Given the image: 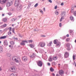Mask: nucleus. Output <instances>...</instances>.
<instances>
[{
    "label": "nucleus",
    "mask_w": 76,
    "mask_h": 76,
    "mask_svg": "<svg viewBox=\"0 0 76 76\" xmlns=\"http://www.w3.org/2000/svg\"><path fill=\"white\" fill-rule=\"evenodd\" d=\"M59 26L60 27H61L62 26V25L61 24V23H59Z\"/></svg>",
    "instance_id": "43"
},
{
    "label": "nucleus",
    "mask_w": 76,
    "mask_h": 76,
    "mask_svg": "<svg viewBox=\"0 0 76 76\" xmlns=\"http://www.w3.org/2000/svg\"><path fill=\"white\" fill-rule=\"evenodd\" d=\"M50 70L51 72H54V69H53V68L51 67L50 69Z\"/></svg>",
    "instance_id": "24"
},
{
    "label": "nucleus",
    "mask_w": 76,
    "mask_h": 76,
    "mask_svg": "<svg viewBox=\"0 0 76 76\" xmlns=\"http://www.w3.org/2000/svg\"><path fill=\"white\" fill-rule=\"evenodd\" d=\"M67 47L68 48H70V45L69 44H67L66 45Z\"/></svg>",
    "instance_id": "31"
},
{
    "label": "nucleus",
    "mask_w": 76,
    "mask_h": 76,
    "mask_svg": "<svg viewBox=\"0 0 76 76\" xmlns=\"http://www.w3.org/2000/svg\"><path fill=\"white\" fill-rule=\"evenodd\" d=\"M20 45H25V42H22H22L20 43Z\"/></svg>",
    "instance_id": "21"
},
{
    "label": "nucleus",
    "mask_w": 76,
    "mask_h": 76,
    "mask_svg": "<svg viewBox=\"0 0 76 76\" xmlns=\"http://www.w3.org/2000/svg\"><path fill=\"white\" fill-rule=\"evenodd\" d=\"M15 30V28H12V33H14V34H15V30Z\"/></svg>",
    "instance_id": "32"
},
{
    "label": "nucleus",
    "mask_w": 76,
    "mask_h": 76,
    "mask_svg": "<svg viewBox=\"0 0 76 76\" xmlns=\"http://www.w3.org/2000/svg\"><path fill=\"white\" fill-rule=\"evenodd\" d=\"M15 20H16V19H15L14 18H13L12 19L11 21H12V22H14V21H15Z\"/></svg>",
    "instance_id": "36"
},
{
    "label": "nucleus",
    "mask_w": 76,
    "mask_h": 76,
    "mask_svg": "<svg viewBox=\"0 0 76 76\" xmlns=\"http://www.w3.org/2000/svg\"><path fill=\"white\" fill-rule=\"evenodd\" d=\"M15 68L14 66H12L10 68V70L11 71V72H13V71H15Z\"/></svg>",
    "instance_id": "10"
},
{
    "label": "nucleus",
    "mask_w": 76,
    "mask_h": 76,
    "mask_svg": "<svg viewBox=\"0 0 76 76\" xmlns=\"http://www.w3.org/2000/svg\"><path fill=\"white\" fill-rule=\"evenodd\" d=\"M20 0H16L15 2V6H17V10L19 12H20L22 10V5L19 4Z\"/></svg>",
    "instance_id": "1"
},
{
    "label": "nucleus",
    "mask_w": 76,
    "mask_h": 76,
    "mask_svg": "<svg viewBox=\"0 0 76 76\" xmlns=\"http://www.w3.org/2000/svg\"><path fill=\"white\" fill-rule=\"evenodd\" d=\"M70 40V39L69 38H67V39H66V41L67 42H69V41Z\"/></svg>",
    "instance_id": "33"
},
{
    "label": "nucleus",
    "mask_w": 76,
    "mask_h": 76,
    "mask_svg": "<svg viewBox=\"0 0 76 76\" xmlns=\"http://www.w3.org/2000/svg\"><path fill=\"white\" fill-rule=\"evenodd\" d=\"M53 66H54V65H55L56 64V62H53L52 63Z\"/></svg>",
    "instance_id": "34"
},
{
    "label": "nucleus",
    "mask_w": 76,
    "mask_h": 76,
    "mask_svg": "<svg viewBox=\"0 0 76 76\" xmlns=\"http://www.w3.org/2000/svg\"><path fill=\"white\" fill-rule=\"evenodd\" d=\"M73 30H70V31H69V32L70 33H71V34H72V33L73 32Z\"/></svg>",
    "instance_id": "41"
},
{
    "label": "nucleus",
    "mask_w": 76,
    "mask_h": 76,
    "mask_svg": "<svg viewBox=\"0 0 76 76\" xmlns=\"http://www.w3.org/2000/svg\"><path fill=\"white\" fill-rule=\"evenodd\" d=\"M38 3L34 5L35 7H37L38 6Z\"/></svg>",
    "instance_id": "35"
},
{
    "label": "nucleus",
    "mask_w": 76,
    "mask_h": 76,
    "mask_svg": "<svg viewBox=\"0 0 76 76\" xmlns=\"http://www.w3.org/2000/svg\"><path fill=\"white\" fill-rule=\"evenodd\" d=\"M2 20V21H3V22H7V18H3Z\"/></svg>",
    "instance_id": "14"
},
{
    "label": "nucleus",
    "mask_w": 76,
    "mask_h": 76,
    "mask_svg": "<svg viewBox=\"0 0 76 76\" xmlns=\"http://www.w3.org/2000/svg\"><path fill=\"white\" fill-rule=\"evenodd\" d=\"M48 1H49V2H50L51 3H52V1H51V0H49Z\"/></svg>",
    "instance_id": "54"
},
{
    "label": "nucleus",
    "mask_w": 76,
    "mask_h": 76,
    "mask_svg": "<svg viewBox=\"0 0 76 76\" xmlns=\"http://www.w3.org/2000/svg\"><path fill=\"white\" fill-rule=\"evenodd\" d=\"M57 8V6H55L54 8L55 9H56Z\"/></svg>",
    "instance_id": "52"
},
{
    "label": "nucleus",
    "mask_w": 76,
    "mask_h": 76,
    "mask_svg": "<svg viewBox=\"0 0 76 76\" xmlns=\"http://www.w3.org/2000/svg\"><path fill=\"white\" fill-rule=\"evenodd\" d=\"M2 70V68L1 66L0 67V71H1Z\"/></svg>",
    "instance_id": "53"
},
{
    "label": "nucleus",
    "mask_w": 76,
    "mask_h": 76,
    "mask_svg": "<svg viewBox=\"0 0 76 76\" xmlns=\"http://www.w3.org/2000/svg\"><path fill=\"white\" fill-rule=\"evenodd\" d=\"M73 60H75L76 58V56L75 55H73Z\"/></svg>",
    "instance_id": "27"
},
{
    "label": "nucleus",
    "mask_w": 76,
    "mask_h": 76,
    "mask_svg": "<svg viewBox=\"0 0 76 76\" xmlns=\"http://www.w3.org/2000/svg\"><path fill=\"white\" fill-rule=\"evenodd\" d=\"M37 64L39 67H42V62L41 61H37Z\"/></svg>",
    "instance_id": "2"
},
{
    "label": "nucleus",
    "mask_w": 76,
    "mask_h": 76,
    "mask_svg": "<svg viewBox=\"0 0 76 76\" xmlns=\"http://www.w3.org/2000/svg\"><path fill=\"white\" fill-rule=\"evenodd\" d=\"M22 42H26L27 43H28V41L26 40L22 41Z\"/></svg>",
    "instance_id": "45"
},
{
    "label": "nucleus",
    "mask_w": 76,
    "mask_h": 76,
    "mask_svg": "<svg viewBox=\"0 0 76 76\" xmlns=\"http://www.w3.org/2000/svg\"><path fill=\"white\" fill-rule=\"evenodd\" d=\"M32 41H33L32 40H29L28 42L29 43H30V42H32Z\"/></svg>",
    "instance_id": "49"
},
{
    "label": "nucleus",
    "mask_w": 76,
    "mask_h": 76,
    "mask_svg": "<svg viewBox=\"0 0 76 76\" xmlns=\"http://www.w3.org/2000/svg\"><path fill=\"white\" fill-rule=\"evenodd\" d=\"M40 13H42V14H44V12H43V11L42 10H41L40 11Z\"/></svg>",
    "instance_id": "50"
},
{
    "label": "nucleus",
    "mask_w": 76,
    "mask_h": 76,
    "mask_svg": "<svg viewBox=\"0 0 76 76\" xmlns=\"http://www.w3.org/2000/svg\"><path fill=\"white\" fill-rule=\"evenodd\" d=\"M69 53L68 52H66L64 54V57L65 58H67L69 57Z\"/></svg>",
    "instance_id": "5"
},
{
    "label": "nucleus",
    "mask_w": 76,
    "mask_h": 76,
    "mask_svg": "<svg viewBox=\"0 0 76 76\" xmlns=\"http://www.w3.org/2000/svg\"><path fill=\"white\" fill-rule=\"evenodd\" d=\"M55 14L56 15H59V12L57 11V10H56L55 11Z\"/></svg>",
    "instance_id": "17"
},
{
    "label": "nucleus",
    "mask_w": 76,
    "mask_h": 76,
    "mask_svg": "<svg viewBox=\"0 0 76 76\" xmlns=\"http://www.w3.org/2000/svg\"><path fill=\"white\" fill-rule=\"evenodd\" d=\"M66 37L64 36L62 37V39H66Z\"/></svg>",
    "instance_id": "38"
},
{
    "label": "nucleus",
    "mask_w": 76,
    "mask_h": 76,
    "mask_svg": "<svg viewBox=\"0 0 76 76\" xmlns=\"http://www.w3.org/2000/svg\"><path fill=\"white\" fill-rule=\"evenodd\" d=\"M35 51H36V52H37V53H38V51H37V50H35Z\"/></svg>",
    "instance_id": "62"
},
{
    "label": "nucleus",
    "mask_w": 76,
    "mask_h": 76,
    "mask_svg": "<svg viewBox=\"0 0 76 76\" xmlns=\"http://www.w3.org/2000/svg\"><path fill=\"white\" fill-rule=\"evenodd\" d=\"M29 46L31 48H33L34 47V46L32 45H30Z\"/></svg>",
    "instance_id": "37"
},
{
    "label": "nucleus",
    "mask_w": 76,
    "mask_h": 76,
    "mask_svg": "<svg viewBox=\"0 0 76 76\" xmlns=\"http://www.w3.org/2000/svg\"><path fill=\"white\" fill-rule=\"evenodd\" d=\"M61 6H63V5H64V4L63 3H62L61 4Z\"/></svg>",
    "instance_id": "55"
},
{
    "label": "nucleus",
    "mask_w": 76,
    "mask_h": 76,
    "mask_svg": "<svg viewBox=\"0 0 76 76\" xmlns=\"http://www.w3.org/2000/svg\"><path fill=\"white\" fill-rule=\"evenodd\" d=\"M8 15H10H10H12V13L11 12H9L8 13Z\"/></svg>",
    "instance_id": "48"
},
{
    "label": "nucleus",
    "mask_w": 76,
    "mask_h": 76,
    "mask_svg": "<svg viewBox=\"0 0 76 76\" xmlns=\"http://www.w3.org/2000/svg\"><path fill=\"white\" fill-rule=\"evenodd\" d=\"M7 26V25L6 24H4L3 25V26H4V27H6Z\"/></svg>",
    "instance_id": "51"
},
{
    "label": "nucleus",
    "mask_w": 76,
    "mask_h": 76,
    "mask_svg": "<svg viewBox=\"0 0 76 76\" xmlns=\"http://www.w3.org/2000/svg\"><path fill=\"white\" fill-rule=\"evenodd\" d=\"M66 37H69V34H67L66 35Z\"/></svg>",
    "instance_id": "58"
},
{
    "label": "nucleus",
    "mask_w": 76,
    "mask_h": 76,
    "mask_svg": "<svg viewBox=\"0 0 76 76\" xmlns=\"http://www.w3.org/2000/svg\"><path fill=\"white\" fill-rule=\"evenodd\" d=\"M21 15H20V16H18V17L19 18H20V17H21Z\"/></svg>",
    "instance_id": "63"
},
{
    "label": "nucleus",
    "mask_w": 76,
    "mask_h": 76,
    "mask_svg": "<svg viewBox=\"0 0 76 76\" xmlns=\"http://www.w3.org/2000/svg\"><path fill=\"white\" fill-rule=\"evenodd\" d=\"M70 19L71 20H73V19H74V18L73 16H71L70 17Z\"/></svg>",
    "instance_id": "26"
},
{
    "label": "nucleus",
    "mask_w": 76,
    "mask_h": 76,
    "mask_svg": "<svg viewBox=\"0 0 76 76\" xmlns=\"http://www.w3.org/2000/svg\"><path fill=\"white\" fill-rule=\"evenodd\" d=\"M74 9V8L73 7L72 8V10H71V12H74V11L73 10Z\"/></svg>",
    "instance_id": "47"
},
{
    "label": "nucleus",
    "mask_w": 76,
    "mask_h": 76,
    "mask_svg": "<svg viewBox=\"0 0 76 76\" xmlns=\"http://www.w3.org/2000/svg\"><path fill=\"white\" fill-rule=\"evenodd\" d=\"M8 35H9V36H10L11 35H12V32H11L10 31L8 33Z\"/></svg>",
    "instance_id": "23"
},
{
    "label": "nucleus",
    "mask_w": 76,
    "mask_h": 76,
    "mask_svg": "<svg viewBox=\"0 0 76 76\" xmlns=\"http://www.w3.org/2000/svg\"><path fill=\"white\" fill-rule=\"evenodd\" d=\"M8 29H9V31H10L12 30V27H10L8 28Z\"/></svg>",
    "instance_id": "42"
},
{
    "label": "nucleus",
    "mask_w": 76,
    "mask_h": 76,
    "mask_svg": "<svg viewBox=\"0 0 76 76\" xmlns=\"http://www.w3.org/2000/svg\"><path fill=\"white\" fill-rule=\"evenodd\" d=\"M12 4L13 2H12V1H11V2H8L7 4V7H9V6H10L12 5Z\"/></svg>",
    "instance_id": "4"
},
{
    "label": "nucleus",
    "mask_w": 76,
    "mask_h": 76,
    "mask_svg": "<svg viewBox=\"0 0 76 76\" xmlns=\"http://www.w3.org/2000/svg\"><path fill=\"white\" fill-rule=\"evenodd\" d=\"M22 59L23 61H26L27 60V57L26 56H24L22 58Z\"/></svg>",
    "instance_id": "7"
},
{
    "label": "nucleus",
    "mask_w": 76,
    "mask_h": 76,
    "mask_svg": "<svg viewBox=\"0 0 76 76\" xmlns=\"http://www.w3.org/2000/svg\"><path fill=\"white\" fill-rule=\"evenodd\" d=\"M43 10L44 12H45V7H44L43 8Z\"/></svg>",
    "instance_id": "57"
},
{
    "label": "nucleus",
    "mask_w": 76,
    "mask_h": 76,
    "mask_svg": "<svg viewBox=\"0 0 76 76\" xmlns=\"http://www.w3.org/2000/svg\"><path fill=\"white\" fill-rule=\"evenodd\" d=\"M56 46H58V47H59L60 45H61V43L60 42H58L56 43Z\"/></svg>",
    "instance_id": "12"
},
{
    "label": "nucleus",
    "mask_w": 76,
    "mask_h": 76,
    "mask_svg": "<svg viewBox=\"0 0 76 76\" xmlns=\"http://www.w3.org/2000/svg\"><path fill=\"white\" fill-rule=\"evenodd\" d=\"M2 10V9L1 8V7H0V10Z\"/></svg>",
    "instance_id": "64"
},
{
    "label": "nucleus",
    "mask_w": 76,
    "mask_h": 76,
    "mask_svg": "<svg viewBox=\"0 0 76 76\" xmlns=\"http://www.w3.org/2000/svg\"><path fill=\"white\" fill-rule=\"evenodd\" d=\"M61 18L60 19V22H61V21H62V20L63 19H64V16H61Z\"/></svg>",
    "instance_id": "20"
},
{
    "label": "nucleus",
    "mask_w": 76,
    "mask_h": 76,
    "mask_svg": "<svg viewBox=\"0 0 76 76\" xmlns=\"http://www.w3.org/2000/svg\"><path fill=\"white\" fill-rule=\"evenodd\" d=\"M13 39H15V40H18V38H15V37H14L13 38Z\"/></svg>",
    "instance_id": "40"
},
{
    "label": "nucleus",
    "mask_w": 76,
    "mask_h": 76,
    "mask_svg": "<svg viewBox=\"0 0 76 76\" xmlns=\"http://www.w3.org/2000/svg\"><path fill=\"white\" fill-rule=\"evenodd\" d=\"M42 37H45V36L43 35L42 36Z\"/></svg>",
    "instance_id": "59"
},
{
    "label": "nucleus",
    "mask_w": 76,
    "mask_h": 76,
    "mask_svg": "<svg viewBox=\"0 0 76 76\" xmlns=\"http://www.w3.org/2000/svg\"><path fill=\"white\" fill-rule=\"evenodd\" d=\"M48 66H50V63H48Z\"/></svg>",
    "instance_id": "56"
},
{
    "label": "nucleus",
    "mask_w": 76,
    "mask_h": 76,
    "mask_svg": "<svg viewBox=\"0 0 76 76\" xmlns=\"http://www.w3.org/2000/svg\"><path fill=\"white\" fill-rule=\"evenodd\" d=\"M6 38V36H4L1 37H0V39H5Z\"/></svg>",
    "instance_id": "15"
},
{
    "label": "nucleus",
    "mask_w": 76,
    "mask_h": 76,
    "mask_svg": "<svg viewBox=\"0 0 76 76\" xmlns=\"http://www.w3.org/2000/svg\"><path fill=\"white\" fill-rule=\"evenodd\" d=\"M2 16H4V14H2Z\"/></svg>",
    "instance_id": "61"
},
{
    "label": "nucleus",
    "mask_w": 76,
    "mask_h": 76,
    "mask_svg": "<svg viewBox=\"0 0 76 76\" xmlns=\"http://www.w3.org/2000/svg\"><path fill=\"white\" fill-rule=\"evenodd\" d=\"M7 0H0V3L2 4H4Z\"/></svg>",
    "instance_id": "6"
},
{
    "label": "nucleus",
    "mask_w": 76,
    "mask_h": 76,
    "mask_svg": "<svg viewBox=\"0 0 76 76\" xmlns=\"http://www.w3.org/2000/svg\"><path fill=\"white\" fill-rule=\"evenodd\" d=\"M10 44L11 45H14V44H15V42H14L13 41H12L10 42Z\"/></svg>",
    "instance_id": "25"
},
{
    "label": "nucleus",
    "mask_w": 76,
    "mask_h": 76,
    "mask_svg": "<svg viewBox=\"0 0 76 76\" xmlns=\"http://www.w3.org/2000/svg\"><path fill=\"white\" fill-rule=\"evenodd\" d=\"M4 44L5 47L7 46L8 45V44L7 43V40L4 41Z\"/></svg>",
    "instance_id": "8"
},
{
    "label": "nucleus",
    "mask_w": 76,
    "mask_h": 76,
    "mask_svg": "<svg viewBox=\"0 0 76 76\" xmlns=\"http://www.w3.org/2000/svg\"><path fill=\"white\" fill-rule=\"evenodd\" d=\"M31 6V4H29L28 6V7H27L28 9H29V8H30V7Z\"/></svg>",
    "instance_id": "29"
},
{
    "label": "nucleus",
    "mask_w": 76,
    "mask_h": 76,
    "mask_svg": "<svg viewBox=\"0 0 76 76\" xmlns=\"http://www.w3.org/2000/svg\"><path fill=\"white\" fill-rule=\"evenodd\" d=\"M74 16H76V11H75L74 12Z\"/></svg>",
    "instance_id": "39"
},
{
    "label": "nucleus",
    "mask_w": 76,
    "mask_h": 76,
    "mask_svg": "<svg viewBox=\"0 0 76 76\" xmlns=\"http://www.w3.org/2000/svg\"><path fill=\"white\" fill-rule=\"evenodd\" d=\"M7 55L8 57H10V54L9 53H7Z\"/></svg>",
    "instance_id": "46"
},
{
    "label": "nucleus",
    "mask_w": 76,
    "mask_h": 76,
    "mask_svg": "<svg viewBox=\"0 0 76 76\" xmlns=\"http://www.w3.org/2000/svg\"><path fill=\"white\" fill-rule=\"evenodd\" d=\"M53 60H56L57 59V57L55 56L53 57Z\"/></svg>",
    "instance_id": "18"
},
{
    "label": "nucleus",
    "mask_w": 76,
    "mask_h": 76,
    "mask_svg": "<svg viewBox=\"0 0 76 76\" xmlns=\"http://www.w3.org/2000/svg\"><path fill=\"white\" fill-rule=\"evenodd\" d=\"M61 16H64L66 15V12L64 11L62 12L61 15Z\"/></svg>",
    "instance_id": "11"
},
{
    "label": "nucleus",
    "mask_w": 76,
    "mask_h": 76,
    "mask_svg": "<svg viewBox=\"0 0 76 76\" xmlns=\"http://www.w3.org/2000/svg\"><path fill=\"white\" fill-rule=\"evenodd\" d=\"M48 61H53L52 58H51V56H50L49 58Z\"/></svg>",
    "instance_id": "16"
},
{
    "label": "nucleus",
    "mask_w": 76,
    "mask_h": 76,
    "mask_svg": "<svg viewBox=\"0 0 76 76\" xmlns=\"http://www.w3.org/2000/svg\"><path fill=\"white\" fill-rule=\"evenodd\" d=\"M39 45L41 47H45V43L40 42L39 44V45H38V47H39Z\"/></svg>",
    "instance_id": "3"
},
{
    "label": "nucleus",
    "mask_w": 76,
    "mask_h": 76,
    "mask_svg": "<svg viewBox=\"0 0 76 76\" xmlns=\"http://www.w3.org/2000/svg\"><path fill=\"white\" fill-rule=\"evenodd\" d=\"M30 57L31 58H35V56H34L33 55L31 56H30Z\"/></svg>",
    "instance_id": "28"
},
{
    "label": "nucleus",
    "mask_w": 76,
    "mask_h": 76,
    "mask_svg": "<svg viewBox=\"0 0 76 76\" xmlns=\"http://www.w3.org/2000/svg\"><path fill=\"white\" fill-rule=\"evenodd\" d=\"M59 73L60 75H63V71L62 70H60L59 71Z\"/></svg>",
    "instance_id": "9"
},
{
    "label": "nucleus",
    "mask_w": 76,
    "mask_h": 76,
    "mask_svg": "<svg viewBox=\"0 0 76 76\" xmlns=\"http://www.w3.org/2000/svg\"><path fill=\"white\" fill-rule=\"evenodd\" d=\"M18 35L20 37H21V38H22V37H23V36H22L21 35H20V34H18Z\"/></svg>",
    "instance_id": "44"
},
{
    "label": "nucleus",
    "mask_w": 76,
    "mask_h": 76,
    "mask_svg": "<svg viewBox=\"0 0 76 76\" xmlns=\"http://www.w3.org/2000/svg\"><path fill=\"white\" fill-rule=\"evenodd\" d=\"M52 75H53V76H55V74L54 73H53L52 74Z\"/></svg>",
    "instance_id": "60"
},
{
    "label": "nucleus",
    "mask_w": 76,
    "mask_h": 76,
    "mask_svg": "<svg viewBox=\"0 0 76 76\" xmlns=\"http://www.w3.org/2000/svg\"><path fill=\"white\" fill-rule=\"evenodd\" d=\"M51 44H52V42H50L49 44L48 45V46L49 47H50V46H51Z\"/></svg>",
    "instance_id": "19"
},
{
    "label": "nucleus",
    "mask_w": 76,
    "mask_h": 76,
    "mask_svg": "<svg viewBox=\"0 0 76 76\" xmlns=\"http://www.w3.org/2000/svg\"><path fill=\"white\" fill-rule=\"evenodd\" d=\"M54 43L55 44H57V41H56V40H55L53 41Z\"/></svg>",
    "instance_id": "30"
},
{
    "label": "nucleus",
    "mask_w": 76,
    "mask_h": 76,
    "mask_svg": "<svg viewBox=\"0 0 76 76\" xmlns=\"http://www.w3.org/2000/svg\"><path fill=\"white\" fill-rule=\"evenodd\" d=\"M3 52V47L1 46H0V53H1Z\"/></svg>",
    "instance_id": "13"
},
{
    "label": "nucleus",
    "mask_w": 76,
    "mask_h": 76,
    "mask_svg": "<svg viewBox=\"0 0 76 76\" xmlns=\"http://www.w3.org/2000/svg\"><path fill=\"white\" fill-rule=\"evenodd\" d=\"M14 60L16 63H19V60H18L16 58H15L14 59Z\"/></svg>",
    "instance_id": "22"
}]
</instances>
